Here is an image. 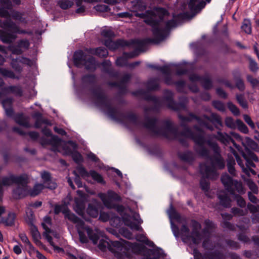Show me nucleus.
I'll list each match as a JSON object with an SVG mask.
<instances>
[{
  "mask_svg": "<svg viewBox=\"0 0 259 259\" xmlns=\"http://www.w3.org/2000/svg\"><path fill=\"white\" fill-rule=\"evenodd\" d=\"M206 235L208 237L203 240L202 246L205 249L213 250L214 249V245L209 239V236Z\"/></svg>",
  "mask_w": 259,
  "mask_h": 259,
  "instance_id": "obj_54",
  "label": "nucleus"
},
{
  "mask_svg": "<svg viewBox=\"0 0 259 259\" xmlns=\"http://www.w3.org/2000/svg\"><path fill=\"white\" fill-rule=\"evenodd\" d=\"M43 236L47 240L48 242H49L50 245L54 247H55V245L52 240V236L58 239L59 238V234L57 232L53 230L52 229H50L47 232H44Z\"/></svg>",
  "mask_w": 259,
  "mask_h": 259,
  "instance_id": "obj_31",
  "label": "nucleus"
},
{
  "mask_svg": "<svg viewBox=\"0 0 259 259\" xmlns=\"http://www.w3.org/2000/svg\"><path fill=\"white\" fill-rule=\"evenodd\" d=\"M77 170L81 177L86 180H88L91 176L94 180L98 183L101 184L105 183L102 176L94 170H90V172H88L84 167L82 166H79L77 167Z\"/></svg>",
  "mask_w": 259,
  "mask_h": 259,
  "instance_id": "obj_16",
  "label": "nucleus"
},
{
  "mask_svg": "<svg viewBox=\"0 0 259 259\" xmlns=\"http://www.w3.org/2000/svg\"><path fill=\"white\" fill-rule=\"evenodd\" d=\"M21 177H23L24 180L16 183L18 186L13 191L14 196L16 199H20L29 195V187L27 185L28 177L25 174L21 175Z\"/></svg>",
  "mask_w": 259,
  "mask_h": 259,
  "instance_id": "obj_15",
  "label": "nucleus"
},
{
  "mask_svg": "<svg viewBox=\"0 0 259 259\" xmlns=\"http://www.w3.org/2000/svg\"><path fill=\"white\" fill-rule=\"evenodd\" d=\"M236 99L238 103L242 108L246 109L247 108V103L244 98L243 95L240 94L236 96Z\"/></svg>",
  "mask_w": 259,
  "mask_h": 259,
  "instance_id": "obj_56",
  "label": "nucleus"
},
{
  "mask_svg": "<svg viewBox=\"0 0 259 259\" xmlns=\"http://www.w3.org/2000/svg\"><path fill=\"white\" fill-rule=\"evenodd\" d=\"M241 28L246 33L250 34L251 32V27L250 21L248 19H245L241 26Z\"/></svg>",
  "mask_w": 259,
  "mask_h": 259,
  "instance_id": "obj_53",
  "label": "nucleus"
},
{
  "mask_svg": "<svg viewBox=\"0 0 259 259\" xmlns=\"http://www.w3.org/2000/svg\"><path fill=\"white\" fill-rule=\"evenodd\" d=\"M41 178L42 180L43 185L45 188L53 190L56 188V183L52 181L51 174L48 171H44L41 172Z\"/></svg>",
  "mask_w": 259,
  "mask_h": 259,
  "instance_id": "obj_19",
  "label": "nucleus"
},
{
  "mask_svg": "<svg viewBox=\"0 0 259 259\" xmlns=\"http://www.w3.org/2000/svg\"><path fill=\"white\" fill-rule=\"evenodd\" d=\"M225 125L231 129H235L237 127V120L235 121L232 118L227 117L225 120Z\"/></svg>",
  "mask_w": 259,
  "mask_h": 259,
  "instance_id": "obj_51",
  "label": "nucleus"
},
{
  "mask_svg": "<svg viewBox=\"0 0 259 259\" xmlns=\"http://www.w3.org/2000/svg\"><path fill=\"white\" fill-rule=\"evenodd\" d=\"M92 92L96 105L105 111L111 119L121 121L126 118L136 125H141L139 118L135 114L131 113L125 117L116 108L113 107L111 100L107 97L101 88L98 87L94 89Z\"/></svg>",
  "mask_w": 259,
  "mask_h": 259,
  "instance_id": "obj_4",
  "label": "nucleus"
},
{
  "mask_svg": "<svg viewBox=\"0 0 259 259\" xmlns=\"http://www.w3.org/2000/svg\"><path fill=\"white\" fill-rule=\"evenodd\" d=\"M3 92L7 94H13L16 96L21 97L23 95V90L20 85H10L2 89Z\"/></svg>",
  "mask_w": 259,
  "mask_h": 259,
  "instance_id": "obj_27",
  "label": "nucleus"
},
{
  "mask_svg": "<svg viewBox=\"0 0 259 259\" xmlns=\"http://www.w3.org/2000/svg\"><path fill=\"white\" fill-rule=\"evenodd\" d=\"M224 221L222 223V226L225 229H228L230 230L233 231L235 229V226L231 223L228 222V220H230L232 218V215L229 213H222L221 214Z\"/></svg>",
  "mask_w": 259,
  "mask_h": 259,
  "instance_id": "obj_30",
  "label": "nucleus"
},
{
  "mask_svg": "<svg viewBox=\"0 0 259 259\" xmlns=\"http://www.w3.org/2000/svg\"><path fill=\"white\" fill-rule=\"evenodd\" d=\"M16 218V214L14 213L10 212L8 214L7 218H3L1 223L4 224L6 226H12L14 225Z\"/></svg>",
  "mask_w": 259,
  "mask_h": 259,
  "instance_id": "obj_37",
  "label": "nucleus"
},
{
  "mask_svg": "<svg viewBox=\"0 0 259 259\" xmlns=\"http://www.w3.org/2000/svg\"><path fill=\"white\" fill-rule=\"evenodd\" d=\"M178 156L181 160L189 164H192L196 157L195 154L190 151L179 152Z\"/></svg>",
  "mask_w": 259,
  "mask_h": 259,
  "instance_id": "obj_26",
  "label": "nucleus"
},
{
  "mask_svg": "<svg viewBox=\"0 0 259 259\" xmlns=\"http://www.w3.org/2000/svg\"><path fill=\"white\" fill-rule=\"evenodd\" d=\"M160 252L156 249H149L148 254L144 257L143 259H159Z\"/></svg>",
  "mask_w": 259,
  "mask_h": 259,
  "instance_id": "obj_44",
  "label": "nucleus"
},
{
  "mask_svg": "<svg viewBox=\"0 0 259 259\" xmlns=\"http://www.w3.org/2000/svg\"><path fill=\"white\" fill-rule=\"evenodd\" d=\"M205 227L202 230V233L206 235L210 236V231L215 227L214 224L209 220H206L204 222Z\"/></svg>",
  "mask_w": 259,
  "mask_h": 259,
  "instance_id": "obj_41",
  "label": "nucleus"
},
{
  "mask_svg": "<svg viewBox=\"0 0 259 259\" xmlns=\"http://www.w3.org/2000/svg\"><path fill=\"white\" fill-rule=\"evenodd\" d=\"M173 93L170 91L166 90L164 92V99L167 102L168 108L175 111L187 110L188 98L186 97H182L179 99L180 103H177L173 101Z\"/></svg>",
  "mask_w": 259,
  "mask_h": 259,
  "instance_id": "obj_11",
  "label": "nucleus"
},
{
  "mask_svg": "<svg viewBox=\"0 0 259 259\" xmlns=\"http://www.w3.org/2000/svg\"><path fill=\"white\" fill-rule=\"evenodd\" d=\"M15 121L19 125L28 128L31 127L29 121V117L22 114H17L14 118Z\"/></svg>",
  "mask_w": 259,
  "mask_h": 259,
  "instance_id": "obj_29",
  "label": "nucleus"
},
{
  "mask_svg": "<svg viewBox=\"0 0 259 259\" xmlns=\"http://www.w3.org/2000/svg\"><path fill=\"white\" fill-rule=\"evenodd\" d=\"M212 105L215 109L220 111L224 112L225 111V104L220 101H214L212 102Z\"/></svg>",
  "mask_w": 259,
  "mask_h": 259,
  "instance_id": "obj_62",
  "label": "nucleus"
},
{
  "mask_svg": "<svg viewBox=\"0 0 259 259\" xmlns=\"http://www.w3.org/2000/svg\"><path fill=\"white\" fill-rule=\"evenodd\" d=\"M202 175V177L200 180V184L201 189L204 191H207L209 188V184L206 179H210L206 176ZM210 180H212L210 179Z\"/></svg>",
  "mask_w": 259,
  "mask_h": 259,
  "instance_id": "obj_52",
  "label": "nucleus"
},
{
  "mask_svg": "<svg viewBox=\"0 0 259 259\" xmlns=\"http://www.w3.org/2000/svg\"><path fill=\"white\" fill-rule=\"evenodd\" d=\"M221 181L223 184L225 189L231 194H234V189L233 188V184L234 181L227 174H224L222 176Z\"/></svg>",
  "mask_w": 259,
  "mask_h": 259,
  "instance_id": "obj_22",
  "label": "nucleus"
},
{
  "mask_svg": "<svg viewBox=\"0 0 259 259\" xmlns=\"http://www.w3.org/2000/svg\"><path fill=\"white\" fill-rule=\"evenodd\" d=\"M34 117L36 118L34 124V127L36 128H39L42 124V122L41 121V114L40 113L37 112L35 114Z\"/></svg>",
  "mask_w": 259,
  "mask_h": 259,
  "instance_id": "obj_63",
  "label": "nucleus"
},
{
  "mask_svg": "<svg viewBox=\"0 0 259 259\" xmlns=\"http://www.w3.org/2000/svg\"><path fill=\"white\" fill-rule=\"evenodd\" d=\"M8 10L6 8L0 7V17L6 18L5 20L11 19V15Z\"/></svg>",
  "mask_w": 259,
  "mask_h": 259,
  "instance_id": "obj_64",
  "label": "nucleus"
},
{
  "mask_svg": "<svg viewBox=\"0 0 259 259\" xmlns=\"http://www.w3.org/2000/svg\"><path fill=\"white\" fill-rule=\"evenodd\" d=\"M218 197L221 205L225 207H229L230 206L231 199L227 194H219Z\"/></svg>",
  "mask_w": 259,
  "mask_h": 259,
  "instance_id": "obj_38",
  "label": "nucleus"
},
{
  "mask_svg": "<svg viewBox=\"0 0 259 259\" xmlns=\"http://www.w3.org/2000/svg\"><path fill=\"white\" fill-rule=\"evenodd\" d=\"M237 127L241 132L244 134H247L248 132L247 126L241 120L237 119Z\"/></svg>",
  "mask_w": 259,
  "mask_h": 259,
  "instance_id": "obj_58",
  "label": "nucleus"
},
{
  "mask_svg": "<svg viewBox=\"0 0 259 259\" xmlns=\"http://www.w3.org/2000/svg\"><path fill=\"white\" fill-rule=\"evenodd\" d=\"M99 248L105 251L108 249L117 258L121 257L122 252L124 251V248L120 241H107L104 239L100 240L98 245Z\"/></svg>",
  "mask_w": 259,
  "mask_h": 259,
  "instance_id": "obj_12",
  "label": "nucleus"
},
{
  "mask_svg": "<svg viewBox=\"0 0 259 259\" xmlns=\"http://www.w3.org/2000/svg\"><path fill=\"white\" fill-rule=\"evenodd\" d=\"M68 209L69 208L65 204L56 205L54 207V213L56 214H58L59 213L62 212L65 215Z\"/></svg>",
  "mask_w": 259,
  "mask_h": 259,
  "instance_id": "obj_46",
  "label": "nucleus"
},
{
  "mask_svg": "<svg viewBox=\"0 0 259 259\" xmlns=\"http://www.w3.org/2000/svg\"><path fill=\"white\" fill-rule=\"evenodd\" d=\"M42 134L47 137H51V140H46L44 138H41L40 143L42 145L51 144L52 141L57 144L60 142V139L57 136H52V132L50 129L47 127L44 128L41 131Z\"/></svg>",
  "mask_w": 259,
  "mask_h": 259,
  "instance_id": "obj_24",
  "label": "nucleus"
},
{
  "mask_svg": "<svg viewBox=\"0 0 259 259\" xmlns=\"http://www.w3.org/2000/svg\"><path fill=\"white\" fill-rule=\"evenodd\" d=\"M41 226L44 229V232H47L52 228V219L50 217L46 216L44 218Z\"/></svg>",
  "mask_w": 259,
  "mask_h": 259,
  "instance_id": "obj_47",
  "label": "nucleus"
},
{
  "mask_svg": "<svg viewBox=\"0 0 259 259\" xmlns=\"http://www.w3.org/2000/svg\"><path fill=\"white\" fill-rule=\"evenodd\" d=\"M146 87L150 91L158 90L159 88V80L157 78H150L146 83Z\"/></svg>",
  "mask_w": 259,
  "mask_h": 259,
  "instance_id": "obj_35",
  "label": "nucleus"
},
{
  "mask_svg": "<svg viewBox=\"0 0 259 259\" xmlns=\"http://www.w3.org/2000/svg\"><path fill=\"white\" fill-rule=\"evenodd\" d=\"M104 71L111 73V62L109 60H105L102 63Z\"/></svg>",
  "mask_w": 259,
  "mask_h": 259,
  "instance_id": "obj_61",
  "label": "nucleus"
},
{
  "mask_svg": "<svg viewBox=\"0 0 259 259\" xmlns=\"http://www.w3.org/2000/svg\"><path fill=\"white\" fill-rule=\"evenodd\" d=\"M85 209V204L84 201L80 200L78 198L75 199V205L74 206V210L79 215L83 217L84 214V210Z\"/></svg>",
  "mask_w": 259,
  "mask_h": 259,
  "instance_id": "obj_32",
  "label": "nucleus"
},
{
  "mask_svg": "<svg viewBox=\"0 0 259 259\" xmlns=\"http://www.w3.org/2000/svg\"><path fill=\"white\" fill-rule=\"evenodd\" d=\"M122 219L124 224L129 227L132 230L139 231L141 228L139 224L131 221L130 216L125 215L122 218Z\"/></svg>",
  "mask_w": 259,
  "mask_h": 259,
  "instance_id": "obj_33",
  "label": "nucleus"
},
{
  "mask_svg": "<svg viewBox=\"0 0 259 259\" xmlns=\"http://www.w3.org/2000/svg\"><path fill=\"white\" fill-rule=\"evenodd\" d=\"M64 218L65 220H68L70 222L75 224L81 242L86 243L88 241V238H89L94 244L98 243L99 240L98 231H94L87 226L83 221L72 212L69 209L64 215Z\"/></svg>",
  "mask_w": 259,
  "mask_h": 259,
  "instance_id": "obj_6",
  "label": "nucleus"
},
{
  "mask_svg": "<svg viewBox=\"0 0 259 259\" xmlns=\"http://www.w3.org/2000/svg\"><path fill=\"white\" fill-rule=\"evenodd\" d=\"M222 254L219 251L205 253L203 255V259H222Z\"/></svg>",
  "mask_w": 259,
  "mask_h": 259,
  "instance_id": "obj_42",
  "label": "nucleus"
},
{
  "mask_svg": "<svg viewBox=\"0 0 259 259\" xmlns=\"http://www.w3.org/2000/svg\"><path fill=\"white\" fill-rule=\"evenodd\" d=\"M233 188L234 189V192L235 191L240 194H243L245 193V190L242 185V184L240 182L237 181H234L233 184ZM233 195H236L235 194Z\"/></svg>",
  "mask_w": 259,
  "mask_h": 259,
  "instance_id": "obj_43",
  "label": "nucleus"
},
{
  "mask_svg": "<svg viewBox=\"0 0 259 259\" xmlns=\"http://www.w3.org/2000/svg\"><path fill=\"white\" fill-rule=\"evenodd\" d=\"M31 226V233L32 237L33 238L34 240L36 241H38L39 237H40V234L39 233L36 228V227L33 224L30 225Z\"/></svg>",
  "mask_w": 259,
  "mask_h": 259,
  "instance_id": "obj_57",
  "label": "nucleus"
},
{
  "mask_svg": "<svg viewBox=\"0 0 259 259\" xmlns=\"http://www.w3.org/2000/svg\"><path fill=\"white\" fill-rule=\"evenodd\" d=\"M116 64L118 66H127V60L124 57V56L123 55L122 57H120L118 58L116 60Z\"/></svg>",
  "mask_w": 259,
  "mask_h": 259,
  "instance_id": "obj_59",
  "label": "nucleus"
},
{
  "mask_svg": "<svg viewBox=\"0 0 259 259\" xmlns=\"http://www.w3.org/2000/svg\"><path fill=\"white\" fill-rule=\"evenodd\" d=\"M205 143L213 150L214 154L209 156V152L207 156H203L198 153L200 156L208 158L210 164V165H207L206 163L200 164V171L201 175L207 178L216 179L219 176L217 169H223L225 166V161L220 154V148L217 142L208 140ZM205 148L209 151L206 148Z\"/></svg>",
  "mask_w": 259,
  "mask_h": 259,
  "instance_id": "obj_5",
  "label": "nucleus"
},
{
  "mask_svg": "<svg viewBox=\"0 0 259 259\" xmlns=\"http://www.w3.org/2000/svg\"><path fill=\"white\" fill-rule=\"evenodd\" d=\"M45 187L42 184H36L32 189L29 188V195L35 196L38 195Z\"/></svg>",
  "mask_w": 259,
  "mask_h": 259,
  "instance_id": "obj_40",
  "label": "nucleus"
},
{
  "mask_svg": "<svg viewBox=\"0 0 259 259\" xmlns=\"http://www.w3.org/2000/svg\"><path fill=\"white\" fill-rule=\"evenodd\" d=\"M73 62L77 67L84 66L87 70L90 71H94L98 66L95 58L93 56L88 57L82 50H78L74 52Z\"/></svg>",
  "mask_w": 259,
  "mask_h": 259,
  "instance_id": "obj_9",
  "label": "nucleus"
},
{
  "mask_svg": "<svg viewBox=\"0 0 259 259\" xmlns=\"http://www.w3.org/2000/svg\"><path fill=\"white\" fill-rule=\"evenodd\" d=\"M99 197L102 200L104 205L109 208L116 207V202L121 200L120 197L112 191H109L106 193H99Z\"/></svg>",
  "mask_w": 259,
  "mask_h": 259,
  "instance_id": "obj_14",
  "label": "nucleus"
},
{
  "mask_svg": "<svg viewBox=\"0 0 259 259\" xmlns=\"http://www.w3.org/2000/svg\"><path fill=\"white\" fill-rule=\"evenodd\" d=\"M178 117L181 121L180 125L184 128L183 131L180 133L178 131V126L168 119L159 120L156 118H149L146 116L142 125L154 135L162 136L169 139H178L183 146L186 147L188 146V144L185 139H191L196 145L194 147L195 151L201 155L207 156L208 154V151L204 146L205 143L204 131L198 125H195L193 128L196 133H194L187 125V123L195 119L200 126L213 131L214 126L209 122L212 123L217 122L220 126H222L221 116L217 114L212 113L210 116L203 115L199 117L192 113H189L188 116L179 114Z\"/></svg>",
  "mask_w": 259,
  "mask_h": 259,
  "instance_id": "obj_1",
  "label": "nucleus"
},
{
  "mask_svg": "<svg viewBox=\"0 0 259 259\" xmlns=\"http://www.w3.org/2000/svg\"><path fill=\"white\" fill-rule=\"evenodd\" d=\"M207 2L209 3L211 0H206ZM205 4L201 0H190L188 4L189 9L192 12H196L203 8Z\"/></svg>",
  "mask_w": 259,
  "mask_h": 259,
  "instance_id": "obj_28",
  "label": "nucleus"
},
{
  "mask_svg": "<svg viewBox=\"0 0 259 259\" xmlns=\"http://www.w3.org/2000/svg\"><path fill=\"white\" fill-rule=\"evenodd\" d=\"M88 214L93 218H97L99 215L98 208L92 204H89L87 209Z\"/></svg>",
  "mask_w": 259,
  "mask_h": 259,
  "instance_id": "obj_45",
  "label": "nucleus"
},
{
  "mask_svg": "<svg viewBox=\"0 0 259 259\" xmlns=\"http://www.w3.org/2000/svg\"><path fill=\"white\" fill-rule=\"evenodd\" d=\"M0 74L4 77H7L11 79H18L15 73L11 70L1 67L0 68Z\"/></svg>",
  "mask_w": 259,
  "mask_h": 259,
  "instance_id": "obj_39",
  "label": "nucleus"
},
{
  "mask_svg": "<svg viewBox=\"0 0 259 259\" xmlns=\"http://www.w3.org/2000/svg\"><path fill=\"white\" fill-rule=\"evenodd\" d=\"M131 75L126 74L123 76L120 82H109L108 84L111 87H118L121 93H124L126 91V84L129 81Z\"/></svg>",
  "mask_w": 259,
  "mask_h": 259,
  "instance_id": "obj_21",
  "label": "nucleus"
},
{
  "mask_svg": "<svg viewBox=\"0 0 259 259\" xmlns=\"http://www.w3.org/2000/svg\"><path fill=\"white\" fill-rule=\"evenodd\" d=\"M145 99L146 101L152 102L153 104V107L152 108L145 109L146 114L147 113L149 110H157L162 106V99L160 98L156 97L150 95H147L145 96Z\"/></svg>",
  "mask_w": 259,
  "mask_h": 259,
  "instance_id": "obj_23",
  "label": "nucleus"
},
{
  "mask_svg": "<svg viewBox=\"0 0 259 259\" xmlns=\"http://www.w3.org/2000/svg\"><path fill=\"white\" fill-rule=\"evenodd\" d=\"M120 242L125 250H124L123 252H122L121 257H118L119 258H121L123 256H126L128 252L131 251L135 253H139L141 251L142 247L137 243H132L124 240H121Z\"/></svg>",
  "mask_w": 259,
  "mask_h": 259,
  "instance_id": "obj_17",
  "label": "nucleus"
},
{
  "mask_svg": "<svg viewBox=\"0 0 259 259\" xmlns=\"http://www.w3.org/2000/svg\"><path fill=\"white\" fill-rule=\"evenodd\" d=\"M81 80L84 83H93L96 81V76L93 74L85 75L82 77Z\"/></svg>",
  "mask_w": 259,
  "mask_h": 259,
  "instance_id": "obj_55",
  "label": "nucleus"
},
{
  "mask_svg": "<svg viewBox=\"0 0 259 259\" xmlns=\"http://www.w3.org/2000/svg\"><path fill=\"white\" fill-rule=\"evenodd\" d=\"M189 79L191 81H200L205 89L208 90L212 87V82L208 77H201L196 74H192L190 75Z\"/></svg>",
  "mask_w": 259,
  "mask_h": 259,
  "instance_id": "obj_20",
  "label": "nucleus"
},
{
  "mask_svg": "<svg viewBox=\"0 0 259 259\" xmlns=\"http://www.w3.org/2000/svg\"><path fill=\"white\" fill-rule=\"evenodd\" d=\"M30 43L28 40L26 39H21L18 41L17 47L20 48H23L25 50L29 49Z\"/></svg>",
  "mask_w": 259,
  "mask_h": 259,
  "instance_id": "obj_60",
  "label": "nucleus"
},
{
  "mask_svg": "<svg viewBox=\"0 0 259 259\" xmlns=\"http://www.w3.org/2000/svg\"><path fill=\"white\" fill-rule=\"evenodd\" d=\"M241 177L246 182V185L251 190L250 192L253 194H257L258 189L256 185L251 179L249 178H245L243 175H242Z\"/></svg>",
  "mask_w": 259,
  "mask_h": 259,
  "instance_id": "obj_34",
  "label": "nucleus"
},
{
  "mask_svg": "<svg viewBox=\"0 0 259 259\" xmlns=\"http://www.w3.org/2000/svg\"><path fill=\"white\" fill-rule=\"evenodd\" d=\"M0 27L12 31L9 32L0 29V40L6 44H11L16 39L17 35L14 33L31 34V32L26 30H20L19 26L11 19L0 20Z\"/></svg>",
  "mask_w": 259,
  "mask_h": 259,
  "instance_id": "obj_8",
  "label": "nucleus"
},
{
  "mask_svg": "<svg viewBox=\"0 0 259 259\" xmlns=\"http://www.w3.org/2000/svg\"><path fill=\"white\" fill-rule=\"evenodd\" d=\"M23 177L20 176H15L11 175L10 177H4L0 179V200L3 194V186H7L11 185L13 183H19L21 181H24Z\"/></svg>",
  "mask_w": 259,
  "mask_h": 259,
  "instance_id": "obj_18",
  "label": "nucleus"
},
{
  "mask_svg": "<svg viewBox=\"0 0 259 259\" xmlns=\"http://www.w3.org/2000/svg\"><path fill=\"white\" fill-rule=\"evenodd\" d=\"M84 51L90 54L95 55L100 57L105 58L108 55V52L104 47L97 48H85Z\"/></svg>",
  "mask_w": 259,
  "mask_h": 259,
  "instance_id": "obj_25",
  "label": "nucleus"
},
{
  "mask_svg": "<svg viewBox=\"0 0 259 259\" xmlns=\"http://www.w3.org/2000/svg\"><path fill=\"white\" fill-rule=\"evenodd\" d=\"M230 134L236 139L241 141L245 149L246 153L243 151L242 148L239 146V148L240 150L238 151L245 161V164L243 163V160L238 156L237 152L231 146L229 147L230 153L234 156L238 164L245 174L248 177L250 176V173L253 175H256L255 171L252 168L255 167L253 161L258 162L259 159L257 156L254 153L251 152L250 150L255 152H259V146L255 142L248 137H246L244 139H242L239 134L235 132H231Z\"/></svg>",
  "mask_w": 259,
  "mask_h": 259,
  "instance_id": "obj_3",
  "label": "nucleus"
},
{
  "mask_svg": "<svg viewBox=\"0 0 259 259\" xmlns=\"http://www.w3.org/2000/svg\"><path fill=\"white\" fill-rule=\"evenodd\" d=\"M227 161V167L228 169V171L229 173L233 175H235V169L234 167V165H235V161L234 158L228 154Z\"/></svg>",
  "mask_w": 259,
  "mask_h": 259,
  "instance_id": "obj_36",
  "label": "nucleus"
},
{
  "mask_svg": "<svg viewBox=\"0 0 259 259\" xmlns=\"http://www.w3.org/2000/svg\"><path fill=\"white\" fill-rule=\"evenodd\" d=\"M73 4V3L70 0H59L58 2V5L62 9L66 10L70 8Z\"/></svg>",
  "mask_w": 259,
  "mask_h": 259,
  "instance_id": "obj_50",
  "label": "nucleus"
},
{
  "mask_svg": "<svg viewBox=\"0 0 259 259\" xmlns=\"http://www.w3.org/2000/svg\"><path fill=\"white\" fill-rule=\"evenodd\" d=\"M11 17L15 20L18 21L21 23H26L25 18L23 17L22 13L18 11H13Z\"/></svg>",
  "mask_w": 259,
  "mask_h": 259,
  "instance_id": "obj_48",
  "label": "nucleus"
},
{
  "mask_svg": "<svg viewBox=\"0 0 259 259\" xmlns=\"http://www.w3.org/2000/svg\"><path fill=\"white\" fill-rule=\"evenodd\" d=\"M26 216L25 217V221L29 225L33 224L34 221V214L33 212L32 211L31 209L28 208L26 210Z\"/></svg>",
  "mask_w": 259,
  "mask_h": 259,
  "instance_id": "obj_49",
  "label": "nucleus"
},
{
  "mask_svg": "<svg viewBox=\"0 0 259 259\" xmlns=\"http://www.w3.org/2000/svg\"><path fill=\"white\" fill-rule=\"evenodd\" d=\"M131 3V11L135 13V16L144 19V22L151 26L153 34L157 41L163 40L171 28L176 27L181 21L189 18L188 13L183 12L174 15L171 20H166L169 13L164 8L155 7L153 10H148L140 13L139 12H143L146 10V3L142 0H135Z\"/></svg>",
  "mask_w": 259,
  "mask_h": 259,
  "instance_id": "obj_2",
  "label": "nucleus"
},
{
  "mask_svg": "<svg viewBox=\"0 0 259 259\" xmlns=\"http://www.w3.org/2000/svg\"><path fill=\"white\" fill-rule=\"evenodd\" d=\"M191 223L192 230L191 233L189 232V228L186 225H182L180 230H179V228L177 226L172 224V231L175 236L176 237L179 236L180 231L182 240L184 242L190 243L192 242L193 244L198 245L201 242L202 238V235L200 232L201 225L199 222L194 220H192Z\"/></svg>",
  "mask_w": 259,
  "mask_h": 259,
  "instance_id": "obj_7",
  "label": "nucleus"
},
{
  "mask_svg": "<svg viewBox=\"0 0 259 259\" xmlns=\"http://www.w3.org/2000/svg\"><path fill=\"white\" fill-rule=\"evenodd\" d=\"M213 124L218 131L217 132V134H214L212 136V137L226 146L229 145L230 143H232L233 146L238 150V151H239V146L237 145L231 136L226 133L222 132L221 127L223 126V124L222 123V126H220L217 122H214V123Z\"/></svg>",
  "mask_w": 259,
  "mask_h": 259,
  "instance_id": "obj_13",
  "label": "nucleus"
},
{
  "mask_svg": "<svg viewBox=\"0 0 259 259\" xmlns=\"http://www.w3.org/2000/svg\"><path fill=\"white\" fill-rule=\"evenodd\" d=\"M154 42V39L152 38L135 39L131 40L130 42L122 39L112 41L110 39H108L105 41L104 45L111 50H115L120 47L130 46L131 45L137 47L140 50L145 46L146 44Z\"/></svg>",
  "mask_w": 259,
  "mask_h": 259,
  "instance_id": "obj_10",
  "label": "nucleus"
}]
</instances>
